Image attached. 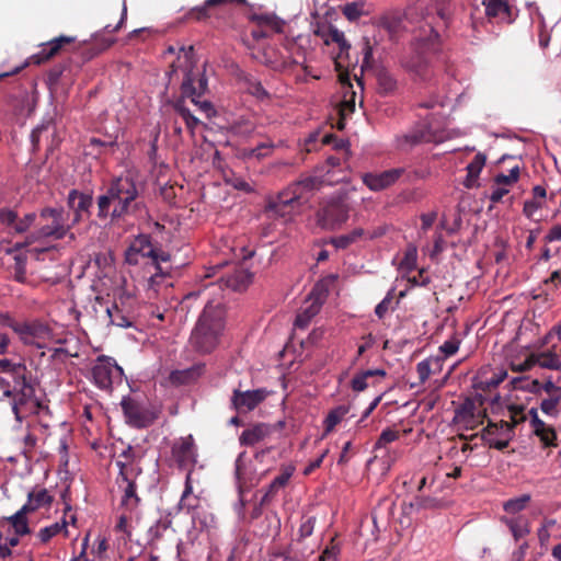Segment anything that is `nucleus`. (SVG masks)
I'll return each instance as SVG.
<instances>
[{
	"instance_id": "obj_1",
	"label": "nucleus",
	"mask_w": 561,
	"mask_h": 561,
	"mask_svg": "<svg viewBox=\"0 0 561 561\" xmlns=\"http://www.w3.org/2000/svg\"><path fill=\"white\" fill-rule=\"evenodd\" d=\"M96 217L101 221L118 222L128 215H139L145 210L140 188L129 176L111 180L103 194L96 198Z\"/></svg>"
},
{
	"instance_id": "obj_2",
	"label": "nucleus",
	"mask_w": 561,
	"mask_h": 561,
	"mask_svg": "<svg viewBox=\"0 0 561 561\" xmlns=\"http://www.w3.org/2000/svg\"><path fill=\"white\" fill-rule=\"evenodd\" d=\"M192 53L193 47L190 46L188 50L185 51L186 65L181 84V98L173 103V108L183 118L187 129L193 134L201 121L187 107L186 100L188 99L191 103L194 104L201 113L205 114L207 118L214 116L216 111L209 101L201 100L207 91L208 82L205 75L197 67L192 65L188 57Z\"/></svg>"
},
{
	"instance_id": "obj_3",
	"label": "nucleus",
	"mask_w": 561,
	"mask_h": 561,
	"mask_svg": "<svg viewBox=\"0 0 561 561\" xmlns=\"http://www.w3.org/2000/svg\"><path fill=\"white\" fill-rule=\"evenodd\" d=\"M225 330V312L220 305L208 301L192 330L190 344L202 355L210 354L220 343Z\"/></svg>"
},
{
	"instance_id": "obj_4",
	"label": "nucleus",
	"mask_w": 561,
	"mask_h": 561,
	"mask_svg": "<svg viewBox=\"0 0 561 561\" xmlns=\"http://www.w3.org/2000/svg\"><path fill=\"white\" fill-rule=\"evenodd\" d=\"M71 228L72 225L67 224L62 207H45L39 213L38 229L26 238L25 244H31L41 238L61 240L69 237L70 240H75L76 236L71 232Z\"/></svg>"
},
{
	"instance_id": "obj_5",
	"label": "nucleus",
	"mask_w": 561,
	"mask_h": 561,
	"mask_svg": "<svg viewBox=\"0 0 561 561\" xmlns=\"http://www.w3.org/2000/svg\"><path fill=\"white\" fill-rule=\"evenodd\" d=\"M1 323L10 328L24 345L42 348L44 342L49 340L53 335L48 323L39 319L18 321L9 314H2Z\"/></svg>"
},
{
	"instance_id": "obj_6",
	"label": "nucleus",
	"mask_w": 561,
	"mask_h": 561,
	"mask_svg": "<svg viewBox=\"0 0 561 561\" xmlns=\"http://www.w3.org/2000/svg\"><path fill=\"white\" fill-rule=\"evenodd\" d=\"M350 209L344 195L337 194L325 198L316 213L317 224L325 230H337L348 220Z\"/></svg>"
},
{
	"instance_id": "obj_7",
	"label": "nucleus",
	"mask_w": 561,
	"mask_h": 561,
	"mask_svg": "<svg viewBox=\"0 0 561 561\" xmlns=\"http://www.w3.org/2000/svg\"><path fill=\"white\" fill-rule=\"evenodd\" d=\"M125 422L134 428H147L158 420L160 411L150 402L136 397H124L121 401Z\"/></svg>"
},
{
	"instance_id": "obj_8",
	"label": "nucleus",
	"mask_w": 561,
	"mask_h": 561,
	"mask_svg": "<svg viewBox=\"0 0 561 561\" xmlns=\"http://www.w3.org/2000/svg\"><path fill=\"white\" fill-rule=\"evenodd\" d=\"M9 400H11L12 412L18 421H21L24 414L37 413L42 408L35 397V389L26 375L20 379L19 386Z\"/></svg>"
},
{
	"instance_id": "obj_9",
	"label": "nucleus",
	"mask_w": 561,
	"mask_h": 561,
	"mask_svg": "<svg viewBox=\"0 0 561 561\" xmlns=\"http://www.w3.org/2000/svg\"><path fill=\"white\" fill-rule=\"evenodd\" d=\"M483 404L484 398L482 394H478L476 399L467 398L455 410V422L463 424L467 430L476 428L486 417V411L482 409Z\"/></svg>"
},
{
	"instance_id": "obj_10",
	"label": "nucleus",
	"mask_w": 561,
	"mask_h": 561,
	"mask_svg": "<svg viewBox=\"0 0 561 561\" xmlns=\"http://www.w3.org/2000/svg\"><path fill=\"white\" fill-rule=\"evenodd\" d=\"M323 181L319 176H305L290 183L283 191L285 192V198L288 197L289 202H294L295 205L300 208L306 205L314 195L317 191L321 188ZM288 202V199H286Z\"/></svg>"
},
{
	"instance_id": "obj_11",
	"label": "nucleus",
	"mask_w": 561,
	"mask_h": 561,
	"mask_svg": "<svg viewBox=\"0 0 561 561\" xmlns=\"http://www.w3.org/2000/svg\"><path fill=\"white\" fill-rule=\"evenodd\" d=\"M123 373V368L115 359L105 355L98 356L92 368L93 381L103 390L112 389L114 378H121Z\"/></svg>"
},
{
	"instance_id": "obj_12",
	"label": "nucleus",
	"mask_w": 561,
	"mask_h": 561,
	"mask_svg": "<svg viewBox=\"0 0 561 561\" xmlns=\"http://www.w3.org/2000/svg\"><path fill=\"white\" fill-rule=\"evenodd\" d=\"M480 436L490 448L504 450L514 436V430L510 422L503 420L500 422L489 421Z\"/></svg>"
},
{
	"instance_id": "obj_13",
	"label": "nucleus",
	"mask_w": 561,
	"mask_h": 561,
	"mask_svg": "<svg viewBox=\"0 0 561 561\" xmlns=\"http://www.w3.org/2000/svg\"><path fill=\"white\" fill-rule=\"evenodd\" d=\"M401 65L410 73L421 79L425 78L428 72L427 43H413L410 53L402 57Z\"/></svg>"
},
{
	"instance_id": "obj_14",
	"label": "nucleus",
	"mask_w": 561,
	"mask_h": 561,
	"mask_svg": "<svg viewBox=\"0 0 561 561\" xmlns=\"http://www.w3.org/2000/svg\"><path fill=\"white\" fill-rule=\"evenodd\" d=\"M407 175L404 168H393L381 172H367L362 175L363 183L373 192H379L394 185Z\"/></svg>"
},
{
	"instance_id": "obj_15",
	"label": "nucleus",
	"mask_w": 561,
	"mask_h": 561,
	"mask_svg": "<svg viewBox=\"0 0 561 561\" xmlns=\"http://www.w3.org/2000/svg\"><path fill=\"white\" fill-rule=\"evenodd\" d=\"M67 205L69 209L73 211V218L71 221L73 227L82 220L90 218L91 208L93 206V196L91 193H84L72 188L68 193Z\"/></svg>"
},
{
	"instance_id": "obj_16",
	"label": "nucleus",
	"mask_w": 561,
	"mask_h": 561,
	"mask_svg": "<svg viewBox=\"0 0 561 561\" xmlns=\"http://www.w3.org/2000/svg\"><path fill=\"white\" fill-rule=\"evenodd\" d=\"M171 454L179 468L186 469L193 467L197 461L193 436L190 434L176 439L172 445Z\"/></svg>"
},
{
	"instance_id": "obj_17",
	"label": "nucleus",
	"mask_w": 561,
	"mask_h": 561,
	"mask_svg": "<svg viewBox=\"0 0 561 561\" xmlns=\"http://www.w3.org/2000/svg\"><path fill=\"white\" fill-rule=\"evenodd\" d=\"M141 455L137 453L131 446L125 448L116 459V466L119 470L116 482L121 480L137 479L141 473L139 465Z\"/></svg>"
},
{
	"instance_id": "obj_18",
	"label": "nucleus",
	"mask_w": 561,
	"mask_h": 561,
	"mask_svg": "<svg viewBox=\"0 0 561 561\" xmlns=\"http://www.w3.org/2000/svg\"><path fill=\"white\" fill-rule=\"evenodd\" d=\"M253 274L243 266H232L216 279L220 288H228L233 291H242L252 283Z\"/></svg>"
},
{
	"instance_id": "obj_19",
	"label": "nucleus",
	"mask_w": 561,
	"mask_h": 561,
	"mask_svg": "<svg viewBox=\"0 0 561 561\" xmlns=\"http://www.w3.org/2000/svg\"><path fill=\"white\" fill-rule=\"evenodd\" d=\"M267 397L265 389H255L241 391L239 389L233 390L231 397V405L239 413H245L253 411L259 404H261Z\"/></svg>"
},
{
	"instance_id": "obj_20",
	"label": "nucleus",
	"mask_w": 561,
	"mask_h": 561,
	"mask_svg": "<svg viewBox=\"0 0 561 561\" xmlns=\"http://www.w3.org/2000/svg\"><path fill=\"white\" fill-rule=\"evenodd\" d=\"M534 366L541 368L559 370L561 369V360L559 356L550 351L531 353L522 364L513 366L515 371H527Z\"/></svg>"
},
{
	"instance_id": "obj_21",
	"label": "nucleus",
	"mask_w": 561,
	"mask_h": 561,
	"mask_svg": "<svg viewBox=\"0 0 561 561\" xmlns=\"http://www.w3.org/2000/svg\"><path fill=\"white\" fill-rule=\"evenodd\" d=\"M75 42L76 37L73 36L60 35L43 45L42 49L37 54L33 55L31 59L37 65L46 62L64 50L66 46L71 45Z\"/></svg>"
},
{
	"instance_id": "obj_22",
	"label": "nucleus",
	"mask_w": 561,
	"mask_h": 561,
	"mask_svg": "<svg viewBox=\"0 0 561 561\" xmlns=\"http://www.w3.org/2000/svg\"><path fill=\"white\" fill-rule=\"evenodd\" d=\"M140 254L144 257L152 259L153 263L158 264V249L152 244L151 238L148 234H139L129 245L127 250V261L129 263H137L134 257Z\"/></svg>"
},
{
	"instance_id": "obj_23",
	"label": "nucleus",
	"mask_w": 561,
	"mask_h": 561,
	"mask_svg": "<svg viewBox=\"0 0 561 561\" xmlns=\"http://www.w3.org/2000/svg\"><path fill=\"white\" fill-rule=\"evenodd\" d=\"M247 0H206L202 5L192 8L186 13V20L205 22L215 14L217 7L226 4H245Z\"/></svg>"
},
{
	"instance_id": "obj_24",
	"label": "nucleus",
	"mask_w": 561,
	"mask_h": 561,
	"mask_svg": "<svg viewBox=\"0 0 561 561\" xmlns=\"http://www.w3.org/2000/svg\"><path fill=\"white\" fill-rule=\"evenodd\" d=\"M286 199L289 198H285V192L280 191L276 197H271L267 199L265 211L272 217H279L284 219L291 218L293 214L299 208L295 205L294 202H286Z\"/></svg>"
},
{
	"instance_id": "obj_25",
	"label": "nucleus",
	"mask_w": 561,
	"mask_h": 561,
	"mask_svg": "<svg viewBox=\"0 0 561 561\" xmlns=\"http://www.w3.org/2000/svg\"><path fill=\"white\" fill-rule=\"evenodd\" d=\"M117 484L123 492L118 507L129 512H137L141 499L137 494L136 479L121 480Z\"/></svg>"
},
{
	"instance_id": "obj_26",
	"label": "nucleus",
	"mask_w": 561,
	"mask_h": 561,
	"mask_svg": "<svg viewBox=\"0 0 561 561\" xmlns=\"http://www.w3.org/2000/svg\"><path fill=\"white\" fill-rule=\"evenodd\" d=\"M249 20L255 25L262 26L265 33H270V37L274 34H283L286 26V22L275 13H253Z\"/></svg>"
},
{
	"instance_id": "obj_27",
	"label": "nucleus",
	"mask_w": 561,
	"mask_h": 561,
	"mask_svg": "<svg viewBox=\"0 0 561 561\" xmlns=\"http://www.w3.org/2000/svg\"><path fill=\"white\" fill-rule=\"evenodd\" d=\"M482 4L489 21L512 22V8L506 0H482Z\"/></svg>"
},
{
	"instance_id": "obj_28",
	"label": "nucleus",
	"mask_w": 561,
	"mask_h": 561,
	"mask_svg": "<svg viewBox=\"0 0 561 561\" xmlns=\"http://www.w3.org/2000/svg\"><path fill=\"white\" fill-rule=\"evenodd\" d=\"M274 431L275 426L271 424L255 423L242 432L239 442L242 446H254L268 437Z\"/></svg>"
},
{
	"instance_id": "obj_29",
	"label": "nucleus",
	"mask_w": 561,
	"mask_h": 561,
	"mask_svg": "<svg viewBox=\"0 0 561 561\" xmlns=\"http://www.w3.org/2000/svg\"><path fill=\"white\" fill-rule=\"evenodd\" d=\"M295 472V467L293 466H283L280 468V473L274 478V480L268 484L264 495L261 499V505L268 504L287 485L290 478Z\"/></svg>"
},
{
	"instance_id": "obj_30",
	"label": "nucleus",
	"mask_w": 561,
	"mask_h": 561,
	"mask_svg": "<svg viewBox=\"0 0 561 561\" xmlns=\"http://www.w3.org/2000/svg\"><path fill=\"white\" fill-rule=\"evenodd\" d=\"M403 138L411 146L436 140L432 124L427 119L416 124Z\"/></svg>"
},
{
	"instance_id": "obj_31",
	"label": "nucleus",
	"mask_w": 561,
	"mask_h": 561,
	"mask_svg": "<svg viewBox=\"0 0 561 561\" xmlns=\"http://www.w3.org/2000/svg\"><path fill=\"white\" fill-rule=\"evenodd\" d=\"M403 20L404 14L402 12L390 11L379 19V25L388 32L390 39L394 41L404 30Z\"/></svg>"
},
{
	"instance_id": "obj_32",
	"label": "nucleus",
	"mask_w": 561,
	"mask_h": 561,
	"mask_svg": "<svg viewBox=\"0 0 561 561\" xmlns=\"http://www.w3.org/2000/svg\"><path fill=\"white\" fill-rule=\"evenodd\" d=\"M488 373L486 369H481L478 374V376L473 380V388L476 390L481 391H492L493 389L497 388V386L505 380L507 377V371L504 369H500L497 371L493 373V376L488 378L485 377V374Z\"/></svg>"
},
{
	"instance_id": "obj_33",
	"label": "nucleus",
	"mask_w": 561,
	"mask_h": 561,
	"mask_svg": "<svg viewBox=\"0 0 561 561\" xmlns=\"http://www.w3.org/2000/svg\"><path fill=\"white\" fill-rule=\"evenodd\" d=\"M53 503V496L48 494L46 489L32 491L27 494L26 503L20 508L27 515L42 507H49Z\"/></svg>"
},
{
	"instance_id": "obj_34",
	"label": "nucleus",
	"mask_w": 561,
	"mask_h": 561,
	"mask_svg": "<svg viewBox=\"0 0 561 561\" xmlns=\"http://www.w3.org/2000/svg\"><path fill=\"white\" fill-rule=\"evenodd\" d=\"M198 504L199 499L197 496H193L192 469H190L186 474L184 490L179 502V510L191 513L198 507Z\"/></svg>"
},
{
	"instance_id": "obj_35",
	"label": "nucleus",
	"mask_w": 561,
	"mask_h": 561,
	"mask_svg": "<svg viewBox=\"0 0 561 561\" xmlns=\"http://www.w3.org/2000/svg\"><path fill=\"white\" fill-rule=\"evenodd\" d=\"M486 156L482 152H478L473 160L467 165V178L463 182L467 188H472L477 185L479 175L485 165Z\"/></svg>"
},
{
	"instance_id": "obj_36",
	"label": "nucleus",
	"mask_w": 561,
	"mask_h": 561,
	"mask_svg": "<svg viewBox=\"0 0 561 561\" xmlns=\"http://www.w3.org/2000/svg\"><path fill=\"white\" fill-rule=\"evenodd\" d=\"M367 232L365 229L358 227L353 229L351 232L341 234L337 237H333L330 240V243L336 249H347L350 245L359 242L366 237Z\"/></svg>"
},
{
	"instance_id": "obj_37",
	"label": "nucleus",
	"mask_w": 561,
	"mask_h": 561,
	"mask_svg": "<svg viewBox=\"0 0 561 561\" xmlns=\"http://www.w3.org/2000/svg\"><path fill=\"white\" fill-rule=\"evenodd\" d=\"M386 375H387V373L385 369H368V370L360 371L353 377V379L351 381V387H352L353 391H355V392L364 391L368 388V386H369L368 380L370 378H373V377L383 378V377H386Z\"/></svg>"
},
{
	"instance_id": "obj_38",
	"label": "nucleus",
	"mask_w": 561,
	"mask_h": 561,
	"mask_svg": "<svg viewBox=\"0 0 561 561\" xmlns=\"http://www.w3.org/2000/svg\"><path fill=\"white\" fill-rule=\"evenodd\" d=\"M378 92L381 95H388L396 91L397 80L386 69H379L376 73Z\"/></svg>"
},
{
	"instance_id": "obj_39",
	"label": "nucleus",
	"mask_w": 561,
	"mask_h": 561,
	"mask_svg": "<svg viewBox=\"0 0 561 561\" xmlns=\"http://www.w3.org/2000/svg\"><path fill=\"white\" fill-rule=\"evenodd\" d=\"M4 520L12 526L16 535L24 536L31 533L27 522V514L22 510H19L12 516L5 517Z\"/></svg>"
},
{
	"instance_id": "obj_40",
	"label": "nucleus",
	"mask_w": 561,
	"mask_h": 561,
	"mask_svg": "<svg viewBox=\"0 0 561 561\" xmlns=\"http://www.w3.org/2000/svg\"><path fill=\"white\" fill-rule=\"evenodd\" d=\"M437 504L438 501L435 497L416 495L413 501L403 502L402 510L408 514L413 510L434 508Z\"/></svg>"
},
{
	"instance_id": "obj_41",
	"label": "nucleus",
	"mask_w": 561,
	"mask_h": 561,
	"mask_svg": "<svg viewBox=\"0 0 561 561\" xmlns=\"http://www.w3.org/2000/svg\"><path fill=\"white\" fill-rule=\"evenodd\" d=\"M321 305L313 300L307 308L301 310L295 320V328L297 329H306L310 322V320L318 314L320 311Z\"/></svg>"
},
{
	"instance_id": "obj_42",
	"label": "nucleus",
	"mask_w": 561,
	"mask_h": 561,
	"mask_svg": "<svg viewBox=\"0 0 561 561\" xmlns=\"http://www.w3.org/2000/svg\"><path fill=\"white\" fill-rule=\"evenodd\" d=\"M0 225L9 234H16L18 211L8 207L0 208Z\"/></svg>"
},
{
	"instance_id": "obj_43",
	"label": "nucleus",
	"mask_w": 561,
	"mask_h": 561,
	"mask_svg": "<svg viewBox=\"0 0 561 561\" xmlns=\"http://www.w3.org/2000/svg\"><path fill=\"white\" fill-rule=\"evenodd\" d=\"M172 524V519L170 515H165L160 517L154 525H152L148 530V537L151 542L158 541L162 538L163 534L170 529Z\"/></svg>"
},
{
	"instance_id": "obj_44",
	"label": "nucleus",
	"mask_w": 561,
	"mask_h": 561,
	"mask_svg": "<svg viewBox=\"0 0 561 561\" xmlns=\"http://www.w3.org/2000/svg\"><path fill=\"white\" fill-rule=\"evenodd\" d=\"M0 375H10L15 378H22L27 373L24 364H14L7 358L0 359Z\"/></svg>"
},
{
	"instance_id": "obj_45",
	"label": "nucleus",
	"mask_w": 561,
	"mask_h": 561,
	"mask_svg": "<svg viewBox=\"0 0 561 561\" xmlns=\"http://www.w3.org/2000/svg\"><path fill=\"white\" fill-rule=\"evenodd\" d=\"M21 378L11 377L10 375H0V401L10 399L14 392Z\"/></svg>"
},
{
	"instance_id": "obj_46",
	"label": "nucleus",
	"mask_w": 561,
	"mask_h": 561,
	"mask_svg": "<svg viewBox=\"0 0 561 561\" xmlns=\"http://www.w3.org/2000/svg\"><path fill=\"white\" fill-rule=\"evenodd\" d=\"M136 514L137 512H129L126 510H121V507H117V523L115 525V530L126 535H130L129 525L134 515Z\"/></svg>"
},
{
	"instance_id": "obj_47",
	"label": "nucleus",
	"mask_w": 561,
	"mask_h": 561,
	"mask_svg": "<svg viewBox=\"0 0 561 561\" xmlns=\"http://www.w3.org/2000/svg\"><path fill=\"white\" fill-rule=\"evenodd\" d=\"M506 524L516 541L523 538L529 531L527 528L526 519L523 517L507 519Z\"/></svg>"
},
{
	"instance_id": "obj_48",
	"label": "nucleus",
	"mask_w": 561,
	"mask_h": 561,
	"mask_svg": "<svg viewBox=\"0 0 561 561\" xmlns=\"http://www.w3.org/2000/svg\"><path fill=\"white\" fill-rule=\"evenodd\" d=\"M107 314L110 317V321L112 324L121 327V328H129L133 322L130 318L123 313V311L114 306L113 308H107Z\"/></svg>"
},
{
	"instance_id": "obj_49",
	"label": "nucleus",
	"mask_w": 561,
	"mask_h": 561,
	"mask_svg": "<svg viewBox=\"0 0 561 561\" xmlns=\"http://www.w3.org/2000/svg\"><path fill=\"white\" fill-rule=\"evenodd\" d=\"M560 405H561V394L549 396L547 399H543L541 401L540 410L549 416H557L559 414Z\"/></svg>"
},
{
	"instance_id": "obj_50",
	"label": "nucleus",
	"mask_w": 561,
	"mask_h": 561,
	"mask_svg": "<svg viewBox=\"0 0 561 561\" xmlns=\"http://www.w3.org/2000/svg\"><path fill=\"white\" fill-rule=\"evenodd\" d=\"M346 413L347 410L344 407H339L330 411L324 421L325 432H331L343 420Z\"/></svg>"
},
{
	"instance_id": "obj_51",
	"label": "nucleus",
	"mask_w": 561,
	"mask_h": 561,
	"mask_svg": "<svg viewBox=\"0 0 561 561\" xmlns=\"http://www.w3.org/2000/svg\"><path fill=\"white\" fill-rule=\"evenodd\" d=\"M529 501L530 496L528 494H524L519 497L506 501L503 507L506 513L516 514L523 511Z\"/></svg>"
},
{
	"instance_id": "obj_52",
	"label": "nucleus",
	"mask_w": 561,
	"mask_h": 561,
	"mask_svg": "<svg viewBox=\"0 0 561 561\" xmlns=\"http://www.w3.org/2000/svg\"><path fill=\"white\" fill-rule=\"evenodd\" d=\"M62 529H66V523H55L50 526L42 528L37 537L39 538L42 543H47L51 538L58 535Z\"/></svg>"
},
{
	"instance_id": "obj_53",
	"label": "nucleus",
	"mask_w": 561,
	"mask_h": 561,
	"mask_svg": "<svg viewBox=\"0 0 561 561\" xmlns=\"http://www.w3.org/2000/svg\"><path fill=\"white\" fill-rule=\"evenodd\" d=\"M433 364L438 366L439 359L438 358H434V359L427 358V359H424V360L417 363L416 373H417L421 383H424L428 379L431 374L433 373V370H432Z\"/></svg>"
},
{
	"instance_id": "obj_54",
	"label": "nucleus",
	"mask_w": 561,
	"mask_h": 561,
	"mask_svg": "<svg viewBox=\"0 0 561 561\" xmlns=\"http://www.w3.org/2000/svg\"><path fill=\"white\" fill-rule=\"evenodd\" d=\"M13 278L19 283H26V256L16 255L13 265Z\"/></svg>"
},
{
	"instance_id": "obj_55",
	"label": "nucleus",
	"mask_w": 561,
	"mask_h": 561,
	"mask_svg": "<svg viewBox=\"0 0 561 561\" xmlns=\"http://www.w3.org/2000/svg\"><path fill=\"white\" fill-rule=\"evenodd\" d=\"M21 535H16L14 533L13 536L4 537L2 533H0V558L5 559L11 556V547H15L19 545V537Z\"/></svg>"
},
{
	"instance_id": "obj_56",
	"label": "nucleus",
	"mask_w": 561,
	"mask_h": 561,
	"mask_svg": "<svg viewBox=\"0 0 561 561\" xmlns=\"http://www.w3.org/2000/svg\"><path fill=\"white\" fill-rule=\"evenodd\" d=\"M51 127L53 126L50 123H46L33 129L31 134V142L33 145L34 150L38 149L42 135L46 134L48 136L49 134V136H53L55 134V129Z\"/></svg>"
},
{
	"instance_id": "obj_57",
	"label": "nucleus",
	"mask_w": 561,
	"mask_h": 561,
	"mask_svg": "<svg viewBox=\"0 0 561 561\" xmlns=\"http://www.w3.org/2000/svg\"><path fill=\"white\" fill-rule=\"evenodd\" d=\"M345 18L350 21L358 20L364 13V3L362 2H351L346 3L342 10Z\"/></svg>"
},
{
	"instance_id": "obj_58",
	"label": "nucleus",
	"mask_w": 561,
	"mask_h": 561,
	"mask_svg": "<svg viewBox=\"0 0 561 561\" xmlns=\"http://www.w3.org/2000/svg\"><path fill=\"white\" fill-rule=\"evenodd\" d=\"M535 435L539 437L543 447L556 446L557 434L553 427L547 425L541 430H537Z\"/></svg>"
},
{
	"instance_id": "obj_59",
	"label": "nucleus",
	"mask_w": 561,
	"mask_h": 561,
	"mask_svg": "<svg viewBox=\"0 0 561 561\" xmlns=\"http://www.w3.org/2000/svg\"><path fill=\"white\" fill-rule=\"evenodd\" d=\"M400 437L399 431L392 428H385L377 442L375 443V449H380L386 447L388 444L397 440Z\"/></svg>"
},
{
	"instance_id": "obj_60",
	"label": "nucleus",
	"mask_w": 561,
	"mask_h": 561,
	"mask_svg": "<svg viewBox=\"0 0 561 561\" xmlns=\"http://www.w3.org/2000/svg\"><path fill=\"white\" fill-rule=\"evenodd\" d=\"M417 249L415 245H409L404 252L403 259L401 260V267L407 271H412L416 267Z\"/></svg>"
},
{
	"instance_id": "obj_61",
	"label": "nucleus",
	"mask_w": 561,
	"mask_h": 561,
	"mask_svg": "<svg viewBox=\"0 0 561 561\" xmlns=\"http://www.w3.org/2000/svg\"><path fill=\"white\" fill-rule=\"evenodd\" d=\"M329 41L336 43L340 47V56L347 51L351 48V45L346 42L344 37V33L339 31L337 28H331L329 32V38L327 39V43Z\"/></svg>"
},
{
	"instance_id": "obj_62",
	"label": "nucleus",
	"mask_w": 561,
	"mask_h": 561,
	"mask_svg": "<svg viewBox=\"0 0 561 561\" xmlns=\"http://www.w3.org/2000/svg\"><path fill=\"white\" fill-rule=\"evenodd\" d=\"M273 148H274L273 142H271V141L262 142V144L257 145L255 148L250 149L248 151L247 156L250 158L254 157L257 159H262V158L270 156Z\"/></svg>"
},
{
	"instance_id": "obj_63",
	"label": "nucleus",
	"mask_w": 561,
	"mask_h": 561,
	"mask_svg": "<svg viewBox=\"0 0 561 561\" xmlns=\"http://www.w3.org/2000/svg\"><path fill=\"white\" fill-rule=\"evenodd\" d=\"M508 412H510V417H511L510 424L513 427L526 420L523 405H514V404L508 405Z\"/></svg>"
},
{
	"instance_id": "obj_64",
	"label": "nucleus",
	"mask_w": 561,
	"mask_h": 561,
	"mask_svg": "<svg viewBox=\"0 0 561 561\" xmlns=\"http://www.w3.org/2000/svg\"><path fill=\"white\" fill-rule=\"evenodd\" d=\"M460 345V340L454 335L451 339L445 341L439 350L442 353H444L445 356H451L457 353Z\"/></svg>"
}]
</instances>
